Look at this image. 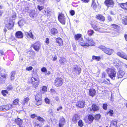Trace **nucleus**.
Listing matches in <instances>:
<instances>
[{
  "label": "nucleus",
  "mask_w": 127,
  "mask_h": 127,
  "mask_svg": "<svg viewBox=\"0 0 127 127\" xmlns=\"http://www.w3.org/2000/svg\"><path fill=\"white\" fill-rule=\"evenodd\" d=\"M28 81L35 88L38 87L39 82L38 75L35 74L33 75L31 78L28 79Z\"/></svg>",
  "instance_id": "1"
},
{
  "label": "nucleus",
  "mask_w": 127,
  "mask_h": 127,
  "mask_svg": "<svg viewBox=\"0 0 127 127\" xmlns=\"http://www.w3.org/2000/svg\"><path fill=\"white\" fill-rule=\"evenodd\" d=\"M107 73L108 76L113 80H115L116 76V72L113 69L108 68L107 70Z\"/></svg>",
  "instance_id": "2"
},
{
  "label": "nucleus",
  "mask_w": 127,
  "mask_h": 127,
  "mask_svg": "<svg viewBox=\"0 0 127 127\" xmlns=\"http://www.w3.org/2000/svg\"><path fill=\"white\" fill-rule=\"evenodd\" d=\"M98 48L102 50L105 53L108 55H111L113 51V50L112 49L107 48L102 45L99 46Z\"/></svg>",
  "instance_id": "3"
},
{
  "label": "nucleus",
  "mask_w": 127,
  "mask_h": 127,
  "mask_svg": "<svg viewBox=\"0 0 127 127\" xmlns=\"http://www.w3.org/2000/svg\"><path fill=\"white\" fill-rule=\"evenodd\" d=\"M42 97L41 94H37L35 96V100L34 103L37 105H39L42 103Z\"/></svg>",
  "instance_id": "4"
},
{
  "label": "nucleus",
  "mask_w": 127,
  "mask_h": 127,
  "mask_svg": "<svg viewBox=\"0 0 127 127\" xmlns=\"http://www.w3.org/2000/svg\"><path fill=\"white\" fill-rule=\"evenodd\" d=\"M84 38L86 40V46H93L95 44L94 41L92 38L84 36Z\"/></svg>",
  "instance_id": "5"
},
{
  "label": "nucleus",
  "mask_w": 127,
  "mask_h": 127,
  "mask_svg": "<svg viewBox=\"0 0 127 127\" xmlns=\"http://www.w3.org/2000/svg\"><path fill=\"white\" fill-rule=\"evenodd\" d=\"M63 83L62 78L60 77L56 78L55 80L54 84L57 87L61 86Z\"/></svg>",
  "instance_id": "6"
},
{
  "label": "nucleus",
  "mask_w": 127,
  "mask_h": 127,
  "mask_svg": "<svg viewBox=\"0 0 127 127\" xmlns=\"http://www.w3.org/2000/svg\"><path fill=\"white\" fill-rule=\"evenodd\" d=\"M72 72L74 74L79 75L81 72V68L80 67L77 65H75L73 67Z\"/></svg>",
  "instance_id": "7"
},
{
  "label": "nucleus",
  "mask_w": 127,
  "mask_h": 127,
  "mask_svg": "<svg viewBox=\"0 0 127 127\" xmlns=\"http://www.w3.org/2000/svg\"><path fill=\"white\" fill-rule=\"evenodd\" d=\"M14 121L15 123L19 127H24L22 120L18 117L15 118Z\"/></svg>",
  "instance_id": "8"
},
{
  "label": "nucleus",
  "mask_w": 127,
  "mask_h": 127,
  "mask_svg": "<svg viewBox=\"0 0 127 127\" xmlns=\"http://www.w3.org/2000/svg\"><path fill=\"white\" fill-rule=\"evenodd\" d=\"M58 18L60 22L63 25H64L65 23V18L64 14L60 13L59 14Z\"/></svg>",
  "instance_id": "9"
},
{
  "label": "nucleus",
  "mask_w": 127,
  "mask_h": 127,
  "mask_svg": "<svg viewBox=\"0 0 127 127\" xmlns=\"http://www.w3.org/2000/svg\"><path fill=\"white\" fill-rule=\"evenodd\" d=\"M41 45L39 42H36L32 45V47L36 51H38L40 49Z\"/></svg>",
  "instance_id": "10"
},
{
  "label": "nucleus",
  "mask_w": 127,
  "mask_h": 127,
  "mask_svg": "<svg viewBox=\"0 0 127 127\" xmlns=\"http://www.w3.org/2000/svg\"><path fill=\"white\" fill-rule=\"evenodd\" d=\"M104 3L108 7H113L114 4V2L113 0H105Z\"/></svg>",
  "instance_id": "11"
},
{
  "label": "nucleus",
  "mask_w": 127,
  "mask_h": 127,
  "mask_svg": "<svg viewBox=\"0 0 127 127\" xmlns=\"http://www.w3.org/2000/svg\"><path fill=\"white\" fill-rule=\"evenodd\" d=\"M49 33L51 36H54L58 33V31L56 28H53L50 29Z\"/></svg>",
  "instance_id": "12"
},
{
  "label": "nucleus",
  "mask_w": 127,
  "mask_h": 127,
  "mask_svg": "<svg viewBox=\"0 0 127 127\" xmlns=\"http://www.w3.org/2000/svg\"><path fill=\"white\" fill-rule=\"evenodd\" d=\"M117 54L121 58L127 60V55L124 52L122 51L118 52Z\"/></svg>",
  "instance_id": "13"
},
{
  "label": "nucleus",
  "mask_w": 127,
  "mask_h": 127,
  "mask_svg": "<svg viewBox=\"0 0 127 127\" xmlns=\"http://www.w3.org/2000/svg\"><path fill=\"white\" fill-rule=\"evenodd\" d=\"M99 109V107L98 104H93L92 106V108L90 109L91 111H96L98 110Z\"/></svg>",
  "instance_id": "14"
},
{
  "label": "nucleus",
  "mask_w": 127,
  "mask_h": 127,
  "mask_svg": "<svg viewBox=\"0 0 127 127\" xmlns=\"http://www.w3.org/2000/svg\"><path fill=\"white\" fill-rule=\"evenodd\" d=\"M96 93V91L95 89L91 88L89 89L88 92L89 95L93 97L95 95Z\"/></svg>",
  "instance_id": "15"
},
{
  "label": "nucleus",
  "mask_w": 127,
  "mask_h": 127,
  "mask_svg": "<svg viewBox=\"0 0 127 127\" xmlns=\"http://www.w3.org/2000/svg\"><path fill=\"white\" fill-rule=\"evenodd\" d=\"M85 105V102L84 101H80L77 103V107L79 108H83Z\"/></svg>",
  "instance_id": "16"
},
{
  "label": "nucleus",
  "mask_w": 127,
  "mask_h": 127,
  "mask_svg": "<svg viewBox=\"0 0 127 127\" xmlns=\"http://www.w3.org/2000/svg\"><path fill=\"white\" fill-rule=\"evenodd\" d=\"M65 122V119L63 117L60 118V120L59 121V127H62L64 125Z\"/></svg>",
  "instance_id": "17"
},
{
  "label": "nucleus",
  "mask_w": 127,
  "mask_h": 127,
  "mask_svg": "<svg viewBox=\"0 0 127 127\" xmlns=\"http://www.w3.org/2000/svg\"><path fill=\"white\" fill-rule=\"evenodd\" d=\"M30 16L32 18L35 19L36 17L37 14L34 10H31L30 12Z\"/></svg>",
  "instance_id": "18"
},
{
  "label": "nucleus",
  "mask_w": 127,
  "mask_h": 127,
  "mask_svg": "<svg viewBox=\"0 0 127 127\" xmlns=\"http://www.w3.org/2000/svg\"><path fill=\"white\" fill-rule=\"evenodd\" d=\"M15 35L16 37L19 38H22L23 36L22 32L20 31L17 32L15 33Z\"/></svg>",
  "instance_id": "19"
},
{
  "label": "nucleus",
  "mask_w": 127,
  "mask_h": 127,
  "mask_svg": "<svg viewBox=\"0 0 127 127\" xmlns=\"http://www.w3.org/2000/svg\"><path fill=\"white\" fill-rule=\"evenodd\" d=\"M91 25L93 29L96 31H99L102 28L98 27L97 25L95 24H91Z\"/></svg>",
  "instance_id": "20"
},
{
  "label": "nucleus",
  "mask_w": 127,
  "mask_h": 127,
  "mask_svg": "<svg viewBox=\"0 0 127 127\" xmlns=\"http://www.w3.org/2000/svg\"><path fill=\"white\" fill-rule=\"evenodd\" d=\"M125 72L122 70H120L117 73V77L118 78H120L123 77Z\"/></svg>",
  "instance_id": "21"
},
{
  "label": "nucleus",
  "mask_w": 127,
  "mask_h": 127,
  "mask_svg": "<svg viewBox=\"0 0 127 127\" xmlns=\"http://www.w3.org/2000/svg\"><path fill=\"white\" fill-rule=\"evenodd\" d=\"M96 18L99 20L101 21H104L105 19L104 17L100 14L96 15Z\"/></svg>",
  "instance_id": "22"
},
{
  "label": "nucleus",
  "mask_w": 127,
  "mask_h": 127,
  "mask_svg": "<svg viewBox=\"0 0 127 127\" xmlns=\"http://www.w3.org/2000/svg\"><path fill=\"white\" fill-rule=\"evenodd\" d=\"M123 23L125 25L127 24V16L123 15L122 16Z\"/></svg>",
  "instance_id": "23"
},
{
  "label": "nucleus",
  "mask_w": 127,
  "mask_h": 127,
  "mask_svg": "<svg viewBox=\"0 0 127 127\" xmlns=\"http://www.w3.org/2000/svg\"><path fill=\"white\" fill-rule=\"evenodd\" d=\"M117 121L116 120L112 121L111 122L110 127H117Z\"/></svg>",
  "instance_id": "24"
},
{
  "label": "nucleus",
  "mask_w": 127,
  "mask_h": 127,
  "mask_svg": "<svg viewBox=\"0 0 127 127\" xmlns=\"http://www.w3.org/2000/svg\"><path fill=\"white\" fill-rule=\"evenodd\" d=\"M78 42L80 45L83 46H86V43L84 41L82 38H81V39L78 40Z\"/></svg>",
  "instance_id": "25"
},
{
  "label": "nucleus",
  "mask_w": 127,
  "mask_h": 127,
  "mask_svg": "<svg viewBox=\"0 0 127 127\" xmlns=\"http://www.w3.org/2000/svg\"><path fill=\"white\" fill-rule=\"evenodd\" d=\"M25 34L28 37V36H29L32 39H34V36L32 34L31 31H29V32H26L25 33Z\"/></svg>",
  "instance_id": "26"
},
{
  "label": "nucleus",
  "mask_w": 127,
  "mask_h": 127,
  "mask_svg": "<svg viewBox=\"0 0 127 127\" xmlns=\"http://www.w3.org/2000/svg\"><path fill=\"white\" fill-rule=\"evenodd\" d=\"M7 74L3 70L0 71V77L3 78H5Z\"/></svg>",
  "instance_id": "27"
},
{
  "label": "nucleus",
  "mask_w": 127,
  "mask_h": 127,
  "mask_svg": "<svg viewBox=\"0 0 127 127\" xmlns=\"http://www.w3.org/2000/svg\"><path fill=\"white\" fill-rule=\"evenodd\" d=\"M79 119V117L76 114L74 115L72 119V121L75 124L77 122V121Z\"/></svg>",
  "instance_id": "28"
},
{
  "label": "nucleus",
  "mask_w": 127,
  "mask_h": 127,
  "mask_svg": "<svg viewBox=\"0 0 127 127\" xmlns=\"http://www.w3.org/2000/svg\"><path fill=\"white\" fill-rule=\"evenodd\" d=\"M3 106L4 108L6 109H5L6 111L8 110L13 107H14V106H12V105L11 104H7V105H4Z\"/></svg>",
  "instance_id": "29"
},
{
  "label": "nucleus",
  "mask_w": 127,
  "mask_h": 127,
  "mask_svg": "<svg viewBox=\"0 0 127 127\" xmlns=\"http://www.w3.org/2000/svg\"><path fill=\"white\" fill-rule=\"evenodd\" d=\"M56 42L58 43L60 46L62 45L63 44V41L62 39L59 37L58 38L56 39Z\"/></svg>",
  "instance_id": "30"
},
{
  "label": "nucleus",
  "mask_w": 127,
  "mask_h": 127,
  "mask_svg": "<svg viewBox=\"0 0 127 127\" xmlns=\"http://www.w3.org/2000/svg\"><path fill=\"white\" fill-rule=\"evenodd\" d=\"M14 25L13 23L12 22L11 23H9L6 25V27L8 29H12Z\"/></svg>",
  "instance_id": "31"
},
{
  "label": "nucleus",
  "mask_w": 127,
  "mask_h": 127,
  "mask_svg": "<svg viewBox=\"0 0 127 127\" xmlns=\"http://www.w3.org/2000/svg\"><path fill=\"white\" fill-rule=\"evenodd\" d=\"M66 61V59L63 57H61L59 60V62L60 64L61 65H64V63Z\"/></svg>",
  "instance_id": "32"
},
{
  "label": "nucleus",
  "mask_w": 127,
  "mask_h": 127,
  "mask_svg": "<svg viewBox=\"0 0 127 127\" xmlns=\"http://www.w3.org/2000/svg\"><path fill=\"white\" fill-rule=\"evenodd\" d=\"M29 100V98L28 97L24 98L22 102V104L23 105H25L27 104Z\"/></svg>",
  "instance_id": "33"
},
{
  "label": "nucleus",
  "mask_w": 127,
  "mask_h": 127,
  "mask_svg": "<svg viewBox=\"0 0 127 127\" xmlns=\"http://www.w3.org/2000/svg\"><path fill=\"white\" fill-rule=\"evenodd\" d=\"M82 35L80 34H78L75 35L74 36V38L75 40H79V39H81V37Z\"/></svg>",
  "instance_id": "34"
},
{
  "label": "nucleus",
  "mask_w": 127,
  "mask_h": 127,
  "mask_svg": "<svg viewBox=\"0 0 127 127\" xmlns=\"http://www.w3.org/2000/svg\"><path fill=\"white\" fill-rule=\"evenodd\" d=\"M120 6L123 9L125 10L127 9V2L125 3H122L120 4Z\"/></svg>",
  "instance_id": "35"
},
{
  "label": "nucleus",
  "mask_w": 127,
  "mask_h": 127,
  "mask_svg": "<svg viewBox=\"0 0 127 127\" xmlns=\"http://www.w3.org/2000/svg\"><path fill=\"white\" fill-rule=\"evenodd\" d=\"M37 119L42 124H43L44 122H45V120L43 118H41L40 116L37 117Z\"/></svg>",
  "instance_id": "36"
},
{
  "label": "nucleus",
  "mask_w": 127,
  "mask_h": 127,
  "mask_svg": "<svg viewBox=\"0 0 127 127\" xmlns=\"http://www.w3.org/2000/svg\"><path fill=\"white\" fill-rule=\"evenodd\" d=\"M92 59L93 60H95L96 61H99L100 60L101 58L99 56H92Z\"/></svg>",
  "instance_id": "37"
},
{
  "label": "nucleus",
  "mask_w": 127,
  "mask_h": 127,
  "mask_svg": "<svg viewBox=\"0 0 127 127\" xmlns=\"http://www.w3.org/2000/svg\"><path fill=\"white\" fill-rule=\"evenodd\" d=\"M25 23V21L23 19H22L19 21L18 22V24L19 26L20 27H21L22 26H23Z\"/></svg>",
  "instance_id": "38"
},
{
  "label": "nucleus",
  "mask_w": 127,
  "mask_h": 127,
  "mask_svg": "<svg viewBox=\"0 0 127 127\" xmlns=\"http://www.w3.org/2000/svg\"><path fill=\"white\" fill-rule=\"evenodd\" d=\"M111 26L112 28L118 30H119L120 28V26L116 24H112L111 25Z\"/></svg>",
  "instance_id": "39"
},
{
  "label": "nucleus",
  "mask_w": 127,
  "mask_h": 127,
  "mask_svg": "<svg viewBox=\"0 0 127 127\" xmlns=\"http://www.w3.org/2000/svg\"><path fill=\"white\" fill-rule=\"evenodd\" d=\"M15 71H12L11 73V80H13L15 78Z\"/></svg>",
  "instance_id": "40"
},
{
  "label": "nucleus",
  "mask_w": 127,
  "mask_h": 127,
  "mask_svg": "<svg viewBox=\"0 0 127 127\" xmlns=\"http://www.w3.org/2000/svg\"><path fill=\"white\" fill-rule=\"evenodd\" d=\"M94 33V31L93 30H88L87 32V33L90 36L92 35Z\"/></svg>",
  "instance_id": "41"
},
{
  "label": "nucleus",
  "mask_w": 127,
  "mask_h": 127,
  "mask_svg": "<svg viewBox=\"0 0 127 127\" xmlns=\"http://www.w3.org/2000/svg\"><path fill=\"white\" fill-rule=\"evenodd\" d=\"M94 1L95 0H92V6L93 7L94 9L95 10L96 8L97 5L96 3Z\"/></svg>",
  "instance_id": "42"
},
{
  "label": "nucleus",
  "mask_w": 127,
  "mask_h": 127,
  "mask_svg": "<svg viewBox=\"0 0 127 127\" xmlns=\"http://www.w3.org/2000/svg\"><path fill=\"white\" fill-rule=\"evenodd\" d=\"M19 101V100L18 99H15L13 101V103L12 104H11L12 105V106H14L13 107H15V106H14V105H16L18 104V102Z\"/></svg>",
  "instance_id": "43"
},
{
  "label": "nucleus",
  "mask_w": 127,
  "mask_h": 127,
  "mask_svg": "<svg viewBox=\"0 0 127 127\" xmlns=\"http://www.w3.org/2000/svg\"><path fill=\"white\" fill-rule=\"evenodd\" d=\"M1 93L4 96H6V94L8 93V92L6 90H2L1 91Z\"/></svg>",
  "instance_id": "44"
},
{
  "label": "nucleus",
  "mask_w": 127,
  "mask_h": 127,
  "mask_svg": "<svg viewBox=\"0 0 127 127\" xmlns=\"http://www.w3.org/2000/svg\"><path fill=\"white\" fill-rule=\"evenodd\" d=\"M78 125L79 126L82 127L83 125V123L82 121L81 120H80L78 122Z\"/></svg>",
  "instance_id": "45"
},
{
  "label": "nucleus",
  "mask_w": 127,
  "mask_h": 127,
  "mask_svg": "<svg viewBox=\"0 0 127 127\" xmlns=\"http://www.w3.org/2000/svg\"><path fill=\"white\" fill-rule=\"evenodd\" d=\"M5 78H3L0 77V84H2L4 83L5 82Z\"/></svg>",
  "instance_id": "46"
},
{
  "label": "nucleus",
  "mask_w": 127,
  "mask_h": 127,
  "mask_svg": "<svg viewBox=\"0 0 127 127\" xmlns=\"http://www.w3.org/2000/svg\"><path fill=\"white\" fill-rule=\"evenodd\" d=\"M88 119L90 121H93L94 119V117L91 115H89L88 117Z\"/></svg>",
  "instance_id": "47"
},
{
  "label": "nucleus",
  "mask_w": 127,
  "mask_h": 127,
  "mask_svg": "<svg viewBox=\"0 0 127 127\" xmlns=\"http://www.w3.org/2000/svg\"><path fill=\"white\" fill-rule=\"evenodd\" d=\"M101 117V116L100 114H97L95 116V119L96 120H98Z\"/></svg>",
  "instance_id": "48"
},
{
  "label": "nucleus",
  "mask_w": 127,
  "mask_h": 127,
  "mask_svg": "<svg viewBox=\"0 0 127 127\" xmlns=\"http://www.w3.org/2000/svg\"><path fill=\"white\" fill-rule=\"evenodd\" d=\"M108 114H109V115L111 116H113V115L114 114V111L112 110H110L107 113Z\"/></svg>",
  "instance_id": "49"
},
{
  "label": "nucleus",
  "mask_w": 127,
  "mask_h": 127,
  "mask_svg": "<svg viewBox=\"0 0 127 127\" xmlns=\"http://www.w3.org/2000/svg\"><path fill=\"white\" fill-rule=\"evenodd\" d=\"M4 108L3 105L1 106L0 107V111H6Z\"/></svg>",
  "instance_id": "50"
},
{
  "label": "nucleus",
  "mask_w": 127,
  "mask_h": 127,
  "mask_svg": "<svg viewBox=\"0 0 127 127\" xmlns=\"http://www.w3.org/2000/svg\"><path fill=\"white\" fill-rule=\"evenodd\" d=\"M107 106L108 105L107 104L105 103L103 104L102 106L103 109L105 110H106L107 109Z\"/></svg>",
  "instance_id": "51"
},
{
  "label": "nucleus",
  "mask_w": 127,
  "mask_h": 127,
  "mask_svg": "<svg viewBox=\"0 0 127 127\" xmlns=\"http://www.w3.org/2000/svg\"><path fill=\"white\" fill-rule=\"evenodd\" d=\"M13 89V88L12 85H9L7 87V89L8 91L12 90Z\"/></svg>",
  "instance_id": "52"
},
{
  "label": "nucleus",
  "mask_w": 127,
  "mask_h": 127,
  "mask_svg": "<svg viewBox=\"0 0 127 127\" xmlns=\"http://www.w3.org/2000/svg\"><path fill=\"white\" fill-rule=\"evenodd\" d=\"M45 11L46 15L49 16H50L51 15V12L50 11H49L47 10H45Z\"/></svg>",
  "instance_id": "53"
},
{
  "label": "nucleus",
  "mask_w": 127,
  "mask_h": 127,
  "mask_svg": "<svg viewBox=\"0 0 127 127\" xmlns=\"http://www.w3.org/2000/svg\"><path fill=\"white\" fill-rule=\"evenodd\" d=\"M47 87L46 86H43L42 89V91H43V93L46 92L47 90Z\"/></svg>",
  "instance_id": "54"
},
{
  "label": "nucleus",
  "mask_w": 127,
  "mask_h": 127,
  "mask_svg": "<svg viewBox=\"0 0 127 127\" xmlns=\"http://www.w3.org/2000/svg\"><path fill=\"white\" fill-rule=\"evenodd\" d=\"M45 101L46 103L49 104L50 103V100L47 98H46L45 99Z\"/></svg>",
  "instance_id": "55"
},
{
  "label": "nucleus",
  "mask_w": 127,
  "mask_h": 127,
  "mask_svg": "<svg viewBox=\"0 0 127 127\" xmlns=\"http://www.w3.org/2000/svg\"><path fill=\"white\" fill-rule=\"evenodd\" d=\"M71 15L72 16L74 15L75 13V12L73 10H71L70 11Z\"/></svg>",
  "instance_id": "56"
},
{
  "label": "nucleus",
  "mask_w": 127,
  "mask_h": 127,
  "mask_svg": "<svg viewBox=\"0 0 127 127\" xmlns=\"http://www.w3.org/2000/svg\"><path fill=\"white\" fill-rule=\"evenodd\" d=\"M41 71L42 72H45L47 71V69L45 67H43L41 69Z\"/></svg>",
  "instance_id": "57"
},
{
  "label": "nucleus",
  "mask_w": 127,
  "mask_h": 127,
  "mask_svg": "<svg viewBox=\"0 0 127 127\" xmlns=\"http://www.w3.org/2000/svg\"><path fill=\"white\" fill-rule=\"evenodd\" d=\"M32 68L33 67L32 66H30L29 67H27L26 68V70L28 71H30L32 70Z\"/></svg>",
  "instance_id": "58"
},
{
  "label": "nucleus",
  "mask_w": 127,
  "mask_h": 127,
  "mask_svg": "<svg viewBox=\"0 0 127 127\" xmlns=\"http://www.w3.org/2000/svg\"><path fill=\"white\" fill-rule=\"evenodd\" d=\"M16 13H14L12 16V18L13 19L15 20L16 18Z\"/></svg>",
  "instance_id": "59"
},
{
  "label": "nucleus",
  "mask_w": 127,
  "mask_h": 127,
  "mask_svg": "<svg viewBox=\"0 0 127 127\" xmlns=\"http://www.w3.org/2000/svg\"><path fill=\"white\" fill-rule=\"evenodd\" d=\"M44 7L43 6H40L38 5L37 6V8L40 11L42 10L43 8Z\"/></svg>",
  "instance_id": "60"
},
{
  "label": "nucleus",
  "mask_w": 127,
  "mask_h": 127,
  "mask_svg": "<svg viewBox=\"0 0 127 127\" xmlns=\"http://www.w3.org/2000/svg\"><path fill=\"white\" fill-rule=\"evenodd\" d=\"M37 117V115L35 114H32L31 116V117L32 119L34 118L35 117Z\"/></svg>",
  "instance_id": "61"
},
{
  "label": "nucleus",
  "mask_w": 127,
  "mask_h": 127,
  "mask_svg": "<svg viewBox=\"0 0 127 127\" xmlns=\"http://www.w3.org/2000/svg\"><path fill=\"white\" fill-rule=\"evenodd\" d=\"M49 39L48 38H46L45 40V43L47 45L49 43Z\"/></svg>",
  "instance_id": "62"
},
{
  "label": "nucleus",
  "mask_w": 127,
  "mask_h": 127,
  "mask_svg": "<svg viewBox=\"0 0 127 127\" xmlns=\"http://www.w3.org/2000/svg\"><path fill=\"white\" fill-rule=\"evenodd\" d=\"M72 46L73 47V50L75 51L76 50V45L74 44H73L72 45Z\"/></svg>",
  "instance_id": "63"
},
{
  "label": "nucleus",
  "mask_w": 127,
  "mask_h": 127,
  "mask_svg": "<svg viewBox=\"0 0 127 127\" xmlns=\"http://www.w3.org/2000/svg\"><path fill=\"white\" fill-rule=\"evenodd\" d=\"M34 127H40V125L39 124L37 123H34Z\"/></svg>",
  "instance_id": "64"
}]
</instances>
